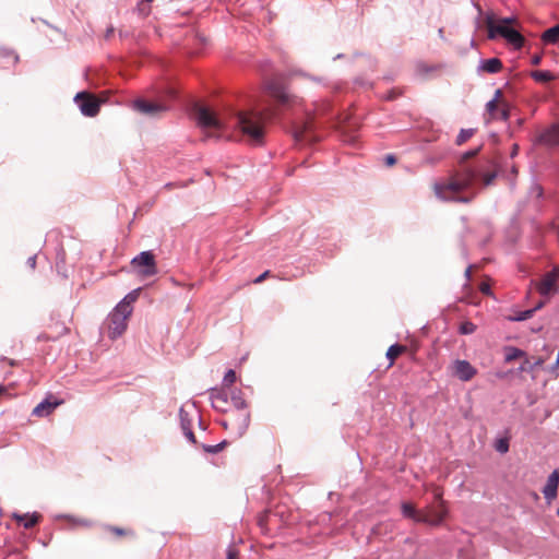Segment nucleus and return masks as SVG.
Returning <instances> with one entry per match:
<instances>
[{
	"label": "nucleus",
	"instance_id": "47",
	"mask_svg": "<svg viewBox=\"0 0 559 559\" xmlns=\"http://www.w3.org/2000/svg\"><path fill=\"white\" fill-rule=\"evenodd\" d=\"M519 152V146L516 144L513 145V148H512V152H511V156L514 157Z\"/></svg>",
	"mask_w": 559,
	"mask_h": 559
},
{
	"label": "nucleus",
	"instance_id": "45",
	"mask_svg": "<svg viewBox=\"0 0 559 559\" xmlns=\"http://www.w3.org/2000/svg\"><path fill=\"white\" fill-rule=\"evenodd\" d=\"M542 61V55H535L532 57V64L538 66Z\"/></svg>",
	"mask_w": 559,
	"mask_h": 559
},
{
	"label": "nucleus",
	"instance_id": "30",
	"mask_svg": "<svg viewBox=\"0 0 559 559\" xmlns=\"http://www.w3.org/2000/svg\"><path fill=\"white\" fill-rule=\"evenodd\" d=\"M108 531L117 537L133 535V532L131 530L121 528V527H117V526H109Z\"/></svg>",
	"mask_w": 559,
	"mask_h": 559
},
{
	"label": "nucleus",
	"instance_id": "41",
	"mask_svg": "<svg viewBox=\"0 0 559 559\" xmlns=\"http://www.w3.org/2000/svg\"><path fill=\"white\" fill-rule=\"evenodd\" d=\"M269 276H270V271H265V272H263L260 276H258V277L253 281V283H254V284H260V283H262L264 280H266Z\"/></svg>",
	"mask_w": 559,
	"mask_h": 559
},
{
	"label": "nucleus",
	"instance_id": "4",
	"mask_svg": "<svg viewBox=\"0 0 559 559\" xmlns=\"http://www.w3.org/2000/svg\"><path fill=\"white\" fill-rule=\"evenodd\" d=\"M485 22L488 29V38L495 39L497 36H501L515 48L523 46L524 37L511 26L515 19H501L499 23H496L495 16L488 14Z\"/></svg>",
	"mask_w": 559,
	"mask_h": 559
},
{
	"label": "nucleus",
	"instance_id": "42",
	"mask_svg": "<svg viewBox=\"0 0 559 559\" xmlns=\"http://www.w3.org/2000/svg\"><path fill=\"white\" fill-rule=\"evenodd\" d=\"M395 163H396V158H395L394 155L389 154V155L385 156V164H386V166H393V165H395Z\"/></svg>",
	"mask_w": 559,
	"mask_h": 559
},
{
	"label": "nucleus",
	"instance_id": "52",
	"mask_svg": "<svg viewBox=\"0 0 559 559\" xmlns=\"http://www.w3.org/2000/svg\"><path fill=\"white\" fill-rule=\"evenodd\" d=\"M556 366H559V354H558V357H557V360H556Z\"/></svg>",
	"mask_w": 559,
	"mask_h": 559
},
{
	"label": "nucleus",
	"instance_id": "12",
	"mask_svg": "<svg viewBox=\"0 0 559 559\" xmlns=\"http://www.w3.org/2000/svg\"><path fill=\"white\" fill-rule=\"evenodd\" d=\"M557 271L547 273L537 284V290L543 296H549L557 292Z\"/></svg>",
	"mask_w": 559,
	"mask_h": 559
},
{
	"label": "nucleus",
	"instance_id": "10",
	"mask_svg": "<svg viewBox=\"0 0 559 559\" xmlns=\"http://www.w3.org/2000/svg\"><path fill=\"white\" fill-rule=\"evenodd\" d=\"M133 107L139 112L148 117H157L168 110V106L166 104L148 102L145 99H136Z\"/></svg>",
	"mask_w": 559,
	"mask_h": 559
},
{
	"label": "nucleus",
	"instance_id": "2",
	"mask_svg": "<svg viewBox=\"0 0 559 559\" xmlns=\"http://www.w3.org/2000/svg\"><path fill=\"white\" fill-rule=\"evenodd\" d=\"M480 147L462 154L460 169L456 170L447 181H438L432 185L436 197L442 201L469 202L471 198H462L459 194L468 189L477 177V173L465 165V162L475 157Z\"/></svg>",
	"mask_w": 559,
	"mask_h": 559
},
{
	"label": "nucleus",
	"instance_id": "32",
	"mask_svg": "<svg viewBox=\"0 0 559 559\" xmlns=\"http://www.w3.org/2000/svg\"><path fill=\"white\" fill-rule=\"evenodd\" d=\"M498 175V170L497 169H493L492 171H489V173H485L481 175V180H483V183L484 186H490L493 183L496 177Z\"/></svg>",
	"mask_w": 559,
	"mask_h": 559
},
{
	"label": "nucleus",
	"instance_id": "48",
	"mask_svg": "<svg viewBox=\"0 0 559 559\" xmlns=\"http://www.w3.org/2000/svg\"><path fill=\"white\" fill-rule=\"evenodd\" d=\"M112 33H114V28L112 27L108 28L106 34H105V37L109 38L112 35Z\"/></svg>",
	"mask_w": 559,
	"mask_h": 559
},
{
	"label": "nucleus",
	"instance_id": "50",
	"mask_svg": "<svg viewBox=\"0 0 559 559\" xmlns=\"http://www.w3.org/2000/svg\"><path fill=\"white\" fill-rule=\"evenodd\" d=\"M7 391V389L2 385H0V394L4 393Z\"/></svg>",
	"mask_w": 559,
	"mask_h": 559
},
{
	"label": "nucleus",
	"instance_id": "18",
	"mask_svg": "<svg viewBox=\"0 0 559 559\" xmlns=\"http://www.w3.org/2000/svg\"><path fill=\"white\" fill-rule=\"evenodd\" d=\"M12 518L24 528H32L38 522V515L36 513H33V514L13 513Z\"/></svg>",
	"mask_w": 559,
	"mask_h": 559
},
{
	"label": "nucleus",
	"instance_id": "8",
	"mask_svg": "<svg viewBox=\"0 0 559 559\" xmlns=\"http://www.w3.org/2000/svg\"><path fill=\"white\" fill-rule=\"evenodd\" d=\"M536 143L547 147H559V123L543 129L536 136Z\"/></svg>",
	"mask_w": 559,
	"mask_h": 559
},
{
	"label": "nucleus",
	"instance_id": "5",
	"mask_svg": "<svg viewBox=\"0 0 559 559\" xmlns=\"http://www.w3.org/2000/svg\"><path fill=\"white\" fill-rule=\"evenodd\" d=\"M431 491L433 493V502L420 510L419 523H425L430 526H439L444 521L448 509L445 501L442 499L443 490L432 485Z\"/></svg>",
	"mask_w": 559,
	"mask_h": 559
},
{
	"label": "nucleus",
	"instance_id": "21",
	"mask_svg": "<svg viewBox=\"0 0 559 559\" xmlns=\"http://www.w3.org/2000/svg\"><path fill=\"white\" fill-rule=\"evenodd\" d=\"M401 509L405 518L412 519L413 521L419 523L418 518H420V510H417L413 503L403 502Z\"/></svg>",
	"mask_w": 559,
	"mask_h": 559
},
{
	"label": "nucleus",
	"instance_id": "13",
	"mask_svg": "<svg viewBox=\"0 0 559 559\" xmlns=\"http://www.w3.org/2000/svg\"><path fill=\"white\" fill-rule=\"evenodd\" d=\"M265 90L281 104H287L289 102V95L286 93L285 87L277 81L271 80L266 82Z\"/></svg>",
	"mask_w": 559,
	"mask_h": 559
},
{
	"label": "nucleus",
	"instance_id": "17",
	"mask_svg": "<svg viewBox=\"0 0 559 559\" xmlns=\"http://www.w3.org/2000/svg\"><path fill=\"white\" fill-rule=\"evenodd\" d=\"M312 124L310 121H305L302 123H296L293 127V134L297 141L310 140V131Z\"/></svg>",
	"mask_w": 559,
	"mask_h": 559
},
{
	"label": "nucleus",
	"instance_id": "53",
	"mask_svg": "<svg viewBox=\"0 0 559 559\" xmlns=\"http://www.w3.org/2000/svg\"><path fill=\"white\" fill-rule=\"evenodd\" d=\"M8 361H9V364H10L11 366H14V361H13V360H8Z\"/></svg>",
	"mask_w": 559,
	"mask_h": 559
},
{
	"label": "nucleus",
	"instance_id": "28",
	"mask_svg": "<svg viewBox=\"0 0 559 559\" xmlns=\"http://www.w3.org/2000/svg\"><path fill=\"white\" fill-rule=\"evenodd\" d=\"M493 448L499 453L508 452V450H509V438L508 437H503V438L497 439L496 442H495Z\"/></svg>",
	"mask_w": 559,
	"mask_h": 559
},
{
	"label": "nucleus",
	"instance_id": "11",
	"mask_svg": "<svg viewBox=\"0 0 559 559\" xmlns=\"http://www.w3.org/2000/svg\"><path fill=\"white\" fill-rule=\"evenodd\" d=\"M451 370L453 376L462 381H469L477 373L476 368H474L467 360L461 359H457L452 364Z\"/></svg>",
	"mask_w": 559,
	"mask_h": 559
},
{
	"label": "nucleus",
	"instance_id": "35",
	"mask_svg": "<svg viewBox=\"0 0 559 559\" xmlns=\"http://www.w3.org/2000/svg\"><path fill=\"white\" fill-rule=\"evenodd\" d=\"M150 0H143L140 2L139 4V11L143 14V15H147L150 13Z\"/></svg>",
	"mask_w": 559,
	"mask_h": 559
},
{
	"label": "nucleus",
	"instance_id": "46",
	"mask_svg": "<svg viewBox=\"0 0 559 559\" xmlns=\"http://www.w3.org/2000/svg\"><path fill=\"white\" fill-rule=\"evenodd\" d=\"M544 364V360L542 358H537L534 362H532V365L534 366V369L536 367H539Z\"/></svg>",
	"mask_w": 559,
	"mask_h": 559
},
{
	"label": "nucleus",
	"instance_id": "14",
	"mask_svg": "<svg viewBox=\"0 0 559 559\" xmlns=\"http://www.w3.org/2000/svg\"><path fill=\"white\" fill-rule=\"evenodd\" d=\"M231 401H233L235 407L238 411H240V414H239L240 421H239V425H238V429H239V431L241 433L249 426L250 414H249V412L245 411V408L247 407V403H246V401L241 396H233Z\"/></svg>",
	"mask_w": 559,
	"mask_h": 559
},
{
	"label": "nucleus",
	"instance_id": "40",
	"mask_svg": "<svg viewBox=\"0 0 559 559\" xmlns=\"http://www.w3.org/2000/svg\"><path fill=\"white\" fill-rule=\"evenodd\" d=\"M498 118L502 120H507L509 118V109L506 106L499 108Z\"/></svg>",
	"mask_w": 559,
	"mask_h": 559
},
{
	"label": "nucleus",
	"instance_id": "33",
	"mask_svg": "<svg viewBox=\"0 0 559 559\" xmlns=\"http://www.w3.org/2000/svg\"><path fill=\"white\" fill-rule=\"evenodd\" d=\"M236 381V372L233 369H229L224 377L223 385L230 386Z\"/></svg>",
	"mask_w": 559,
	"mask_h": 559
},
{
	"label": "nucleus",
	"instance_id": "16",
	"mask_svg": "<svg viewBox=\"0 0 559 559\" xmlns=\"http://www.w3.org/2000/svg\"><path fill=\"white\" fill-rule=\"evenodd\" d=\"M212 406L221 412L226 411V406L228 404L227 395L225 392L218 389H212L210 392Z\"/></svg>",
	"mask_w": 559,
	"mask_h": 559
},
{
	"label": "nucleus",
	"instance_id": "51",
	"mask_svg": "<svg viewBox=\"0 0 559 559\" xmlns=\"http://www.w3.org/2000/svg\"><path fill=\"white\" fill-rule=\"evenodd\" d=\"M512 173H513L514 175H516V174H518V169H516V167H515V166H512Z\"/></svg>",
	"mask_w": 559,
	"mask_h": 559
},
{
	"label": "nucleus",
	"instance_id": "1",
	"mask_svg": "<svg viewBox=\"0 0 559 559\" xmlns=\"http://www.w3.org/2000/svg\"><path fill=\"white\" fill-rule=\"evenodd\" d=\"M193 116L199 127L210 135L223 136L229 129H239L253 144H261L264 138V123L274 116L271 109L238 111L226 118L217 116L210 108L195 104Z\"/></svg>",
	"mask_w": 559,
	"mask_h": 559
},
{
	"label": "nucleus",
	"instance_id": "29",
	"mask_svg": "<svg viewBox=\"0 0 559 559\" xmlns=\"http://www.w3.org/2000/svg\"><path fill=\"white\" fill-rule=\"evenodd\" d=\"M459 330L461 334L467 335L476 331V325L471 321H464L461 323Z\"/></svg>",
	"mask_w": 559,
	"mask_h": 559
},
{
	"label": "nucleus",
	"instance_id": "9",
	"mask_svg": "<svg viewBox=\"0 0 559 559\" xmlns=\"http://www.w3.org/2000/svg\"><path fill=\"white\" fill-rule=\"evenodd\" d=\"M61 404H63V400L50 394L33 408L32 416L37 418L48 417Z\"/></svg>",
	"mask_w": 559,
	"mask_h": 559
},
{
	"label": "nucleus",
	"instance_id": "24",
	"mask_svg": "<svg viewBox=\"0 0 559 559\" xmlns=\"http://www.w3.org/2000/svg\"><path fill=\"white\" fill-rule=\"evenodd\" d=\"M542 39L549 44L557 43L559 40V24L545 31Z\"/></svg>",
	"mask_w": 559,
	"mask_h": 559
},
{
	"label": "nucleus",
	"instance_id": "20",
	"mask_svg": "<svg viewBox=\"0 0 559 559\" xmlns=\"http://www.w3.org/2000/svg\"><path fill=\"white\" fill-rule=\"evenodd\" d=\"M502 69V62L498 58L484 60L480 64V70L487 73H498Z\"/></svg>",
	"mask_w": 559,
	"mask_h": 559
},
{
	"label": "nucleus",
	"instance_id": "23",
	"mask_svg": "<svg viewBox=\"0 0 559 559\" xmlns=\"http://www.w3.org/2000/svg\"><path fill=\"white\" fill-rule=\"evenodd\" d=\"M531 76L539 83H547L556 79L550 71L536 70L531 72Z\"/></svg>",
	"mask_w": 559,
	"mask_h": 559
},
{
	"label": "nucleus",
	"instance_id": "49",
	"mask_svg": "<svg viewBox=\"0 0 559 559\" xmlns=\"http://www.w3.org/2000/svg\"><path fill=\"white\" fill-rule=\"evenodd\" d=\"M465 275H466V277H467V278H471V276H472V266H468V267L466 269V271H465Z\"/></svg>",
	"mask_w": 559,
	"mask_h": 559
},
{
	"label": "nucleus",
	"instance_id": "37",
	"mask_svg": "<svg viewBox=\"0 0 559 559\" xmlns=\"http://www.w3.org/2000/svg\"><path fill=\"white\" fill-rule=\"evenodd\" d=\"M401 95H402V92L400 90L393 88L390 92H388V94L383 97V99H385V100H393V99L397 98Z\"/></svg>",
	"mask_w": 559,
	"mask_h": 559
},
{
	"label": "nucleus",
	"instance_id": "26",
	"mask_svg": "<svg viewBox=\"0 0 559 559\" xmlns=\"http://www.w3.org/2000/svg\"><path fill=\"white\" fill-rule=\"evenodd\" d=\"M525 357V352L515 347H509L506 354V361L511 362L515 359Z\"/></svg>",
	"mask_w": 559,
	"mask_h": 559
},
{
	"label": "nucleus",
	"instance_id": "22",
	"mask_svg": "<svg viewBox=\"0 0 559 559\" xmlns=\"http://www.w3.org/2000/svg\"><path fill=\"white\" fill-rule=\"evenodd\" d=\"M407 347L405 345L401 344H394L389 347L386 352V357L390 360V366H392L395 361V359L401 356L402 354L406 353Z\"/></svg>",
	"mask_w": 559,
	"mask_h": 559
},
{
	"label": "nucleus",
	"instance_id": "39",
	"mask_svg": "<svg viewBox=\"0 0 559 559\" xmlns=\"http://www.w3.org/2000/svg\"><path fill=\"white\" fill-rule=\"evenodd\" d=\"M182 429L188 440L192 443H197L193 432L189 428H187L185 424H182Z\"/></svg>",
	"mask_w": 559,
	"mask_h": 559
},
{
	"label": "nucleus",
	"instance_id": "31",
	"mask_svg": "<svg viewBox=\"0 0 559 559\" xmlns=\"http://www.w3.org/2000/svg\"><path fill=\"white\" fill-rule=\"evenodd\" d=\"M56 267H57V272L60 275H62V278L67 280L68 278V273H67V262H66V255L64 254L62 255V258L60 260L57 261Z\"/></svg>",
	"mask_w": 559,
	"mask_h": 559
},
{
	"label": "nucleus",
	"instance_id": "34",
	"mask_svg": "<svg viewBox=\"0 0 559 559\" xmlns=\"http://www.w3.org/2000/svg\"><path fill=\"white\" fill-rule=\"evenodd\" d=\"M540 306H542V305H538L535 309H530V310H525V311L521 312V313L515 318V320H518V321H523V320L530 319V318L533 316V313L535 312V310H536L537 308H539Z\"/></svg>",
	"mask_w": 559,
	"mask_h": 559
},
{
	"label": "nucleus",
	"instance_id": "36",
	"mask_svg": "<svg viewBox=\"0 0 559 559\" xmlns=\"http://www.w3.org/2000/svg\"><path fill=\"white\" fill-rule=\"evenodd\" d=\"M520 371L532 372L534 371V366L528 358H525L520 367Z\"/></svg>",
	"mask_w": 559,
	"mask_h": 559
},
{
	"label": "nucleus",
	"instance_id": "3",
	"mask_svg": "<svg viewBox=\"0 0 559 559\" xmlns=\"http://www.w3.org/2000/svg\"><path fill=\"white\" fill-rule=\"evenodd\" d=\"M140 288L129 293L108 314L104 323V331L110 340H116L126 332L128 320L133 311V304L138 300Z\"/></svg>",
	"mask_w": 559,
	"mask_h": 559
},
{
	"label": "nucleus",
	"instance_id": "25",
	"mask_svg": "<svg viewBox=\"0 0 559 559\" xmlns=\"http://www.w3.org/2000/svg\"><path fill=\"white\" fill-rule=\"evenodd\" d=\"M228 444L227 441H222L217 444H214V445H206V444H202L200 447V450H202L203 452H206V453H218V452H222L225 450L226 445ZM195 450H199V448H197Z\"/></svg>",
	"mask_w": 559,
	"mask_h": 559
},
{
	"label": "nucleus",
	"instance_id": "7",
	"mask_svg": "<svg viewBox=\"0 0 559 559\" xmlns=\"http://www.w3.org/2000/svg\"><path fill=\"white\" fill-rule=\"evenodd\" d=\"M73 100L86 117H95L99 111L100 105L104 103V99L90 92L78 93Z\"/></svg>",
	"mask_w": 559,
	"mask_h": 559
},
{
	"label": "nucleus",
	"instance_id": "44",
	"mask_svg": "<svg viewBox=\"0 0 559 559\" xmlns=\"http://www.w3.org/2000/svg\"><path fill=\"white\" fill-rule=\"evenodd\" d=\"M27 264H28V266H29L32 270H34V269H35V265H36V257L34 255V257L28 258V259H27Z\"/></svg>",
	"mask_w": 559,
	"mask_h": 559
},
{
	"label": "nucleus",
	"instance_id": "15",
	"mask_svg": "<svg viewBox=\"0 0 559 559\" xmlns=\"http://www.w3.org/2000/svg\"><path fill=\"white\" fill-rule=\"evenodd\" d=\"M559 485V471L555 469L547 479L546 486L543 489V493L547 500H552L557 496V489Z\"/></svg>",
	"mask_w": 559,
	"mask_h": 559
},
{
	"label": "nucleus",
	"instance_id": "54",
	"mask_svg": "<svg viewBox=\"0 0 559 559\" xmlns=\"http://www.w3.org/2000/svg\"><path fill=\"white\" fill-rule=\"evenodd\" d=\"M557 272H559V270H556Z\"/></svg>",
	"mask_w": 559,
	"mask_h": 559
},
{
	"label": "nucleus",
	"instance_id": "27",
	"mask_svg": "<svg viewBox=\"0 0 559 559\" xmlns=\"http://www.w3.org/2000/svg\"><path fill=\"white\" fill-rule=\"evenodd\" d=\"M475 130L474 129H462L459 133L455 143L457 145H462L467 140H469L474 135Z\"/></svg>",
	"mask_w": 559,
	"mask_h": 559
},
{
	"label": "nucleus",
	"instance_id": "6",
	"mask_svg": "<svg viewBox=\"0 0 559 559\" xmlns=\"http://www.w3.org/2000/svg\"><path fill=\"white\" fill-rule=\"evenodd\" d=\"M131 266L142 277L157 274V264L152 251H143L131 260Z\"/></svg>",
	"mask_w": 559,
	"mask_h": 559
},
{
	"label": "nucleus",
	"instance_id": "38",
	"mask_svg": "<svg viewBox=\"0 0 559 559\" xmlns=\"http://www.w3.org/2000/svg\"><path fill=\"white\" fill-rule=\"evenodd\" d=\"M226 559H239V551L234 546H230L227 549V557H226Z\"/></svg>",
	"mask_w": 559,
	"mask_h": 559
},
{
	"label": "nucleus",
	"instance_id": "43",
	"mask_svg": "<svg viewBox=\"0 0 559 559\" xmlns=\"http://www.w3.org/2000/svg\"><path fill=\"white\" fill-rule=\"evenodd\" d=\"M479 289L484 294H490V285L488 283H481Z\"/></svg>",
	"mask_w": 559,
	"mask_h": 559
},
{
	"label": "nucleus",
	"instance_id": "19",
	"mask_svg": "<svg viewBox=\"0 0 559 559\" xmlns=\"http://www.w3.org/2000/svg\"><path fill=\"white\" fill-rule=\"evenodd\" d=\"M501 96H502L501 91L497 90L495 93L493 99H491L490 102L487 103L486 109H487V112L489 116L488 121L492 120V119H498V111L500 108L499 102H500Z\"/></svg>",
	"mask_w": 559,
	"mask_h": 559
}]
</instances>
